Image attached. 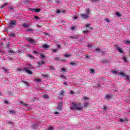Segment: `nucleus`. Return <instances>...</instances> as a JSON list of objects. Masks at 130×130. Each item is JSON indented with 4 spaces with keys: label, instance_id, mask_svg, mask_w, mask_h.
<instances>
[{
    "label": "nucleus",
    "instance_id": "f257e3e1",
    "mask_svg": "<svg viewBox=\"0 0 130 130\" xmlns=\"http://www.w3.org/2000/svg\"><path fill=\"white\" fill-rule=\"evenodd\" d=\"M81 103H78L77 104L75 103H72V105L73 106V107H71L70 108V109L72 110H83V108L82 107H79V105H81Z\"/></svg>",
    "mask_w": 130,
    "mask_h": 130
},
{
    "label": "nucleus",
    "instance_id": "f03ea898",
    "mask_svg": "<svg viewBox=\"0 0 130 130\" xmlns=\"http://www.w3.org/2000/svg\"><path fill=\"white\" fill-rule=\"evenodd\" d=\"M80 16L83 20H88L89 19V15L87 13H81Z\"/></svg>",
    "mask_w": 130,
    "mask_h": 130
},
{
    "label": "nucleus",
    "instance_id": "7ed1b4c3",
    "mask_svg": "<svg viewBox=\"0 0 130 130\" xmlns=\"http://www.w3.org/2000/svg\"><path fill=\"white\" fill-rule=\"evenodd\" d=\"M17 25V21L16 20H10V26L11 27H16Z\"/></svg>",
    "mask_w": 130,
    "mask_h": 130
},
{
    "label": "nucleus",
    "instance_id": "20e7f679",
    "mask_svg": "<svg viewBox=\"0 0 130 130\" xmlns=\"http://www.w3.org/2000/svg\"><path fill=\"white\" fill-rule=\"evenodd\" d=\"M59 96L61 98H62L63 96H64V90H62L60 91V93H59Z\"/></svg>",
    "mask_w": 130,
    "mask_h": 130
},
{
    "label": "nucleus",
    "instance_id": "39448f33",
    "mask_svg": "<svg viewBox=\"0 0 130 130\" xmlns=\"http://www.w3.org/2000/svg\"><path fill=\"white\" fill-rule=\"evenodd\" d=\"M58 107H57V109L58 110H61V108H62V103L60 102L58 103Z\"/></svg>",
    "mask_w": 130,
    "mask_h": 130
},
{
    "label": "nucleus",
    "instance_id": "423d86ee",
    "mask_svg": "<svg viewBox=\"0 0 130 130\" xmlns=\"http://www.w3.org/2000/svg\"><path fill=\"white\" fill-rule=\"evenodd\" d=\"M111 98H112V95L107 94L105 97L106 100H111Z\"/></svg>",
    "mask_w": 130,
    "mask_h": 130
},
{
    "label": "nucleus",
    "instance_id": "0eeeda50",
    "mask_svg": "<svg viewBox=\"0 0 130 130\" xmlns=\"http://www.w3.org/2000/svg\"><path fill=\"white\" fill-rule=\"evenodd\" d=\"M32 12H35L36 13H39L41 11V9H36V8H34L31 9Z\"/></svg>",
    "mask_w": 130,
    "mask_h": 130
},
{
    "label": "nucleus",
    "instance_id": "6e6552de",
    "mask_svg": "<svg viewBox=\"0 0 130 130\" xmlns=\"http://www.w3.org/2000/svg\"><path fill=\"white\" fill-rule=\"evenodd\" d=\"M24 70L25 72L28 73L29 75H32V74H33V72H32V71H30V70L27 69V68H24Z\"/></svg>",
    "mask_w": 130,
    "mask_h": 130
},
{
    "label": "nucleus",
    "instance_id": "1a4fd4ad",
    "mask_svg": "<svg viewBox=\"0 0 130 130\" xmlns=\"http://www.w3.org/2000/svg\"><path fill=\"white\" fill-rule=\"evenodd\" d=\"M116 49L120 53H123V50L121 48H119V47H117Z\"/></svg>",
    "mask_w": 130,
    "mask_h": 130
},
{
    "label": "nucleus",
    "instance_id": "9d476101",
    "mask_svg": "<svg viewBox=\"0 0 130 130\" xmlns=\"http://www.w3.org/2000/svg\"><path fill=\"white\" fill-rule=\"evenodd\" d=\"M27 40L28 41V42H29L30 43H34V40H33L31 38H27Z\"/></svg>",
    "mask_w": 130,
    "mask_h": 130
},
{
    "label": "nucleus",
    "instance_id": "9b49d317",
    "mask_svg": "<svg viewBox=\"0 0 130 130\" xmlns=\"http://www.w3.org/2000/svg\"><path fill=\"white\" fill-rule=\"evenodd\" d=\"M22 27H23L24 28H29V27H30V24H28L27 23H24L22 25Z\"/></svg>",
    "mask_w": 130,
    "mask_h": 130
},
{
    "label": "nucleus",
    "instance_id": "f8f14e48",
    "mask_svg": "<svg viewBox=\"0 0 130 130\" xmlns=\"http://www.w3.org/2000/svg\"><path fill=\"white\" fill-rule=\"evenodd\" d=\"M34 81L35 82V83L38 84V83H40V82H41V80L38 78H35Z\"/></svg>",
    "mask_w": 130,
    "mask_h": 130
},
{
    "label": "nucleus",
    "instance_id": "ddd939ff",
    "mask_svg": "<svg viewBox=\"0 0 130 130\" xmlns=\"http://www.w3.org/2000/svg\"><path fill=\"white\" fill-rule=\"evenodd\" d=\"M45 63V62H44V61H39L38 62V64L39 66H42L43 64H44Z\"/></svg>",
    "mask_w": 130,
    "mask_h": 130
},
{
    "label": "nucleus",
    "instance_id": "4468645a",
    "mask_svg": "<svg viewBox=\"0 0 130 130\" xmlns=\"http://www.w3.org/2000/svg\"><path fill=\"white\" fill-rule=\"evenodd\" d=\"M32 127L34 129H37V128L39 127L38 124H33Z\"/></svg>",
    "mask_w": 130,
    "mask_h": 130
},
{
    "label": "nucleus",
    "instance_id": "2eb2a0df",
    "mask_svg": "<svg viewBox=\"0 0 130 130\" xmlns=\"http://www.w3.org/2000/svg\"><path fill=\"white\" fill-rule=\"evenodd\" d=\"M43 97L45 98V99H49V96H48V94H45L43 95Z\"/></svg>",
    "mask_w": 130,
    "mask_h": 130
},
{
    "label": "nucleus",
    "instance_id": "dca6fc26",
    "mask_svg": "<svg viewBox=\"0 0 130 130\" xmlns=\"http://www.w3.org/2000/svg\"><path fill=\"white\" fill-rule=\"evenodd\" d=\"M2 69L4 73H8V72H9V69H7L6 68L3 67Z\"/></svg>",
    "mask_w": 130,
    "mask_h": 130
},
{
    "label": "nucleus",
    "instance_id": "f3484780",
    "mask_svg": "<svg viewBox=\"0 0 130 130\" xmlns=\"http://www.w3.org/2000/svg\"><path fill=\"white\" fill-rule=\"evenodd\" d=\"M16 112L14 110H9L10 114H16Z\"/></svg>",
    "mask_w": 130,
    "mask_h": 130
},
{
    "label": "nucleus",
    "instance_id": "a211bd4d",
    "mask_svg": "<svg viewBox=\"0 0 130 130\" xmlns=\"http://www.w3.org/2000/svg\"><path fill=\"white\" fill-rule=\"evenodd\" d=\"M85 58L86 59H87V60H89V59H90L91 58V56H89V55L86 54L85 55Z\"/></svg>",
    "mask_w": 130,
    "mask_h": 130
},
{
    "label": "nucleus",
    "instance_id": "6ab92c4d",
    "mask_svg": "<svg viewBox=\"0 0 130 130\" xmlns=\"http://www.w3.org/2000/svg\"><path fill=\"white\" fill-rule=\"evenodd\" d=\"M9 35H10V36H11L12 37H14V38H15L16 37V34H15L14 32L10 33V34Z\"/></svg>",
    "mask_w": 130,
    "mask_h": 130
},
{
    "label": "nucleus",
    "instance_id": "aec40b11",
    "mask_svg": "<svg viewBox=\"0 0 130 130\" xmlns=\"http://www.w3.org/2000/svg\"><path fill=\"white\" fill-rule=\"evenodd\" d=\"M95 51V52H98L99 53L101 52V49L100 48H96Z\"/></svg>",
    "mask_w": 130,
    "mask_h": 130
},
{
    "label": "nucleus",
    "instance_id": "412c9836",
    "mask_svg": "<svg viewBox=\"0 0 130 130\" xmlns=\"http://www.w3.org/2000/svg\"><path fill=\"white\" fill-rule=\"evenodd\" d=\"M28 57H29V58H31V59L35 58L34 56H33L31 54H28Z\"/></svg>",
    "mask_w": 130,
    "mask_h": 130
},
{
    "label": "nucleus",
    "instance_id": "4be33fe9",
    "mask_svg": "<svg viewBox=\"0 0 130 130\" xmlns=\"http://www.w3.org/2000/svg\"><path fill=\"white\" fill-rule=\"evenodd\" d=\"M7 6L8 3L5 4L1 7V9H4V8H6V7H7Z\"/></svg>",
    "mask_w": 130,
    "mask_h": 130
},
{
    "label": "nucleus",
    "instance_id": "5701e85b",
    "mask_svg": "<svg viewBox=\"0 0 130 130\" xmlns=\"http://www.w3.org/2000/svg\"><path fill=\"white\" fill-rule=\"evenodd\" d=\"M41 58H46V56L44 55L43 54L41 53L40 54Z\"/></svg>",
    "mask_w": 130,
    "mask_h": 130
},
{
    "label": "nucleus",
    "instance_id": "b1692460",
    "mask_svg": "<svg viewBox=\"0 0 130 130\" xmlns=\"http://www.w3.org/2000/svg\"><path fill=\"white\" fill-rule=\"evenodd\" d=\"M43 47L44 49H45L46 48H48L49 47V46L48 45H47V44H44L43 45Z\"/></svg>",
    "mask_w": 130,
    "mask_h": 130
},
{
    "label": "nucleus",
    "instance_id": "393cba45",
    "mask_svg": "<svg viewBox=\"0 0 130 130\" xmlns=\"http://www.w3.org/2000/svg\"><path fill=\"white\" fill-rule=\"evenodd\" d=\"M111 73H112V74H115V75H117V74H118V72L116 71H112Z\"/></svg>",
    "mask_w": 130,
    "mask_h": 130
},
{
    "label": "nucleus",
    "instance_id": "a878e982",
    "mask_svg": "<svg viewBox=\"0 0 130 130\" xmlns=\"http://www.w3.org/2000/svg\"><path fill=\"white\" fill-rule=\"evenodd\" d=\"M22 83L25 84L26 86H29V83L27 82L26 81H22Z\"/></svg>",
    "mask_w": 130,
    "mask_h": 130
},
{
    "label": "nucleus",
    "instance_id": "bb28decb",
    "mask_svg": "<svg viewBox=\"0 0 130 130\" xmlns=\"http://www.w3.org/2000/svg\"><path fill=\"white\" fill-rule=\"evenodd\" d=\"M86 11L87 14H90V12H91L90 11V9H89V8H86Z\"/></svg>",
    "mask_w": 130,
    "mask_h": 130
},
{
    "label": "nucleus",
    "instance_id": "cd10ccee",
    "mask_svg": "<svg viewBox=\"0 0 130 130\" xmlns=\"http://www.w3.org/2000/svg\"><path fill=\"white\" fill-rule=\"evenodd\" d=\"M119 75L122 76V77H125V75L124 74V73H123V72H121L119 73Z\"/></svg>",
    "mask_w": 130,
    "mask_h": 130
},
{
    "label": "nucleus",
    "instance_id": "c85d7f7f",
    "mask_svg": "<svg viewBox=\"0 0 130 130\" xmlns=\"http://www.w3.org/2000/svg\"><path fill=\"white\" fill-rule=\"evenodd\" d=\"M125 80L126 81H129V76L127 75H125Z\"/></svg>",
    "mask_w": 130,
    "mask_h": 130
},
{
    "label": "nucleus",
    "instance_id": "c756f323",
    "mask_svg": "<svg viewBox=\"0 0 130 130\" xmlns=\"http://www.w3.org/2000/svg\"><path fill=\"white\" fill-rule=\"evenodd\" d=\"M84 107H89V106H88V105H89L88 103H84Z\"/></svg>",
    "mask_w": 130,
    "mask_h": 130
},
{
    "label": "nucleus",
    "instance_id": "7c9ffc66",
    "mask_svg": "<svg viewBox=\"0 0 130 130\" xmlns=\"http://www.w3.org/2000/svg\"><path fill=\"white\" fill-rule=\"evenodd\" d=\"M51 50L53 52H57V49H51Z\"/></svg>",
    "mask_w": 130,
    "mask_h": 130
},
{
    "label": "nucleus",
    "instance_id": "2f4dec72",
    "mask_svg": "<svg viewBox=\"0 0 130 130\" xmlns=\"http://www.w3.org/2000/svg\"><path fill=\"white\" fill-rule=\"evenodd\" d=\"M105 21H106L107 23H109L110 22V20L107 18H105Z\"/></svg>",
    "mask_w": 130,
    "mask_h": 130
},
{
    "label": "nucleus",
    "instance_id": "473e14b6",
    "mask_svg": "<svg viewBox=\"0 0 130 130\" xmlns=\"http://www.w3.org/2000/svg\"><path fill=\"white\" fill-rule=\"evenodd\" d=\"M70 38H72V39H77L78 37H74V36H70Z\"/></svg>",
    "mask_w": 130,
    "mask_h": 130
},
{
    "label": "nucleus",
    "instance_id": "72a5a7b5",
    "mask_svg": "<svg viewBox=\"0 0 130 130\" xmlns=\"http://www.w3.org/2000/svg\"><path fill=\"white\" fill-rule=\"evenodd\" d=\"M90 73H95V70L92 69H90Z\"/></svg>",
    "mask_w": 130,
    "mask_h": 130
},
{
    "label": "nucleus",
    "instance_id": "f704fd0d",
    "mask_svg": "<svg viewBox=\"0 0 130 130\" xmlns=\"http://www.w3.org/2000/svg\"><path fill=\"white\" fill-rule=\"evenodd\" d=\"M64 56H65V57H69V56H71V54H64Z\"/></svg>",
    "mask_w": 130,
    "mask_h": 130
},
{
    "label": "nucleus",
    "instance_id": "c9c22d12",
    "mask_svg": "<svg viewBox=\"0 0 130 130\" xmlns=\"http://www.w3.org/2000/svg\"><path fill=\"white\" fill-rule=\"evenodd\" d=\"M120 121H121V122H124V121H125V119H122V118H120Z\"/></svg>",
    "mask_w": 130,
    "mask_h": 130
},
{
    "label": "nucleus",
    "instance_id": "e433bc0d",
    "mask_svg": "<svg viewBox=\"0 0 130 130\" xmlns=\"http://www.w3.org/2000/svg\"><path fill=\"white\" fill-rule=\"evenodd\" d=\"M123 59L124 61H125V62H127V60L126 59V58H125V57H123Z\"/></svg>",
    "mask_w": 130,
    "mask_h": 130
},
{
    "label": "nucleus",
    "instance_id": "4c0bfd02",
    "mask_svg": "<svg viewBox=\"0 0 130 130\" xmlns=\"http://www.w3.org/2000/svg\"><path fill=\"white\" fill-rule=\"evenodd\" d=\"M56 13H57V14H60V13H61V10H59L58 11H56Z\"/></svg>",
    "mask_w": 130,
    "mask_h": 130
},
{
    "label": "nucleus",
    "instance_id": "58836bf2",
    "mask_svg": "<svg viewBox=\"0 0 130 130\" xmlns=\"http://www.w3.org/2000/svg\"><path fill=\"white\" fill-rule=\"evenodd\" d=\"M33 30L32 29H28L26 30L27 32H32Z\"/></svg>",
    "mask_w": 130,
    "mask_h": 130
},
{
    "label": "nucleus",
    "instance_id": "ea45409f",
    "mask_svg": "<svg viewBox=\"0 0 130 130\" xmlns=\"http://www.w3.org/2000/svg\"><path fill=\"white\" fill-rule=\"evenodd\" d=\"M53 59H56V60H59V57H53Z\"/></svg>",
    "mask_w": 130,
    "mask_h": 130
},
{
    "label": "nucleus",
    "instance_id": "a19ab883",
    "mask_svg": "<svg viewBox=\"0 0 130 130\" xmlns=\"http://www.w3.org/2000/svg\"><path fill=\"white\" fill-rule=\"evenodd\" d=\"M125 43L126 44H130V41L127 40L125 41Z\"/></svg>",
    "mask_w": 130,
    "mask_h": 130
},
{
    "label": "nucleus",
    "instance_id": "79ce46f5",
    "mask_svg": "<svg viewBox=\"0 0 130 130\" xmlns=\"http://www.w3.org/2000/svg\"><path fill=\"white\" fill-rule=\"evenodd\" d=\"M116 15H117V16H118V17H121V14H120V13H119L118 12H117L116 13Z\"/></svg>",
    "mask_w": 130,
    "mask_h": 130
},
{
    "label": "nucleus",
    "instance_id": "37998d69",
    "mask_svg": "<svg viewBox=\"0 0 130 130\" xmlns=\"http://www.w3.org/2000/svg\"><path fill=\"white\" fill-rule=\"evenodd\" d=\"M9 52H10V53H14L15 52H14V50H10L9 51Z\"/></svg>",
    "mask_w": 130,
    "mask_h": 130
},
{
    "label": "nucleus",
    "instance_id": "c03bdc74",
    "mask_svg": "<svg viewBox=\"0 0 130 130\" xmlns=\"http://www.w3.org/2000/svg\"><path fill=\"white\" fill-rule=\"evenodd\" d=\"M50 70L51 71H54L55 69H54V68L52 67H50Z\"/></svg>",
    "mask_w": 130,
    "mask_h": 130
},
{
    "label": "nucleus",
    "instance_id": "a18cd8bd",
    "mask_svg": "<svg viewBox=\"0 0 130 130\" xmlns=\"http://www.w3.org/2000/svg\"><path fill=\"white\" fill-rule=\"evenodd\" d=\"M8 123L12 124L13 125H14V122H12L11 121H8Z\"/></svg>",
    "mask_w": 130,
    "mask_h": 130
},
{
    "label": "nucleus",
    "instance_id": "49530a36",
    "mask_svg": "<svg viewBox=\"0 0 130 130\" xmlns=\"http://www.w3.org/2000/svg\"><path fill=\"white\" fill-rule=\"evenodd\" d=\"M61 71H62V73H66V69H64V68H62Z\"/></svg>",
    "mask_w": 130,
    "mask_h": 130
},
{
    "label": "nucleus",
    "instance_id": "de8ad7c7",
    "mask_svg": "<svg viewBox=\"0 0 130 130\" xmlns=\"http://www.w3.org/2000/svg\"><path fill=\"white\" fill-rule=\"evenodd\" d=\"M70 64H71V66H76V63H75L74 62H71Z\"/></svg>",
    "mask_w": 130,
    "mask_h": 130
},
{
    "label": "nucleus",
    "instance_id": "09e8293b",
    "mask_svg": "<svg viewBox=\"0 0 130 130\" xmlns=\"http://www.w3.org/2000/svg\"><path fill=\"white\" fill-rule=\"evenodd\" d=\"M61 78H62V79H67V77H66L64 76L63 75H61L60 76Z\"/></svg>",
    "mask_w": 130,
    "mask_h": 130
},
{
    "label": "nucleus",
    "instance_id": "8fccbe9b",
    "mask_svg": "<svg viewBox=\"0 0 130 130\" xmlns=\"http://www.w3.org/2000/svg\"><path fill=\"white\" fill-rule=\"evenodd\" d=\"M70 29L71 30H75L76 29V27L73 26L72 27H71Z\"/></svg>",
    "mask_w": 130,
    "mask_h": 130
},
{
    "label": "nucleus",
    "instance_id": "3c124183",
    "mask_svg": "<svg viewBox=\"0 0 130 130\" xmlns=\"http://www.w3.org/2000/svg\"><path fill=\"white\" fill-rule=\"evenodd\" d=\"M98 1H99V0H91L92 3H95L96 2H98Z\"/></svg>",
    "mask_w": 130,
    "mask_h": 130
},
{
    "label": "nucleus",
    "instance_id": "603ef678",
    "mask_svg": "<svg viewBox=\"0 0 130 130\" xmlns=\"http://www.w3.org/2000/svg\"><path fill=\"white\" fill-rule=\"evenodd\" d=\"M53 127H49L48 128V130H53Z\"/></svg>",
    "mask_w": 130,
    "mask_h": 130
},
{
    "label": "nucleus",
    "instance_id": "864d4df0",
    "mask_svg": "<svg viewBox=\"0 0 130 130\" xmlns=\"http://www.w3.org/2000/svg\"><path fill=\"white\" fill-rule=\"evenodd\" d=\"M70 94H75V91H71Z\"/></svg>",
    "mask_w": 130,
    "mask_h": 130
},
{
    "label": "nucleus",
    "instance_id": "5fc2aeb1",
    "mask_svg": "<svg viewBox=\"0 0 130 130\" xmlns=\"http://www.w3.org/2000/svg\"><path fill=\"white\" fill-rule=\"evenodd\" d=\"M54 113V114H60V113L58 112H55Z\"/></svg>",
    "mask_w": 130,
    "mask_h": 130
},
{
    "label": "nucleus",
    "instance_id": "6e6d98bb",
    "mask_svg": "<svg viewBox=\"0 0 130 130\" xmlns=\"http://www.w3.org/2000/svg\"><path fill=\"white\" fill-rule=\"evenodd\" d=\"M35 19H39V17L37 16H35Z\"/></svg>",
    "mask_w": 130,
    "mask_h": 130
},
{
    "label": "nucleus",
    "instance_id": "4d7b16f0",
    "mask_svg": "<svg viewBox=\"0 0 130 130\" xmlns=\"http://www.w3.org/2000/svg\"><path fill=\"white\" fill-rule=\"evenodd\" d=\"M37 26H38L39 28H41V27H42V25H40L39 24H38Z\"/></svg>",
    "mask_w": 130,
    "mask_h": 130
},
{
    "label": "nucleus",
    "instance_id": "13d9d810",
    "mask_svg": "<svg viewBox=\"0 0 130 130\" xmlns=\"http://www.w3.org/2000/svg\"><path fill=\"white\" fill-rule=\"evenodd\" d=\"M87 99H88V98H87V96H85V97L84 98V100H87Z\"/></svg>",
    "mask_w": 130,
    "mask_h": 130
},
{
    "label": "nucleus",
    "instance_id": "bf43d9fd",
    "mask_svg": "<svg viewBox=\"0 0 130 130\" xmlns=\"http://www.w3.org/2000/svg\"><path fill=\"white\" fill-rule=\"evenodd\" d=\"M5 104H9V101H5Z\"/></svg>",
    "mask_w": 130,
    "mask_h": 130
},
{
    "label": "nucleus",
    "instance_id": "052dcab7",
    "mask_svg": "<svg viewBox=\"0 0 130 130\" xmlns=\"http://www.w3.org/2000/svg\"><path fill=\"white\" fill-rule=\"evenodd\" d=\"M33 52L34 53H36V54L38 53V52L35 51H34Z\"/></svg>",
    "mask_w": 130,
    "mask_h": 130
},
{
    "label": "nucleus",
    "instance_id": "680f3d73",
    "mask_svg": "<svg viewBox=\"0 0 130 130\" xmlns=\"http://www.w3.org/2000/svg\"><path fill=\"white\" fill-rule=\"evenodd\" d=\"M57 47H58V48H60V47H61V46H60V45H58L57 46Z\"/></svg>",
    "mask_w": 130,
    "mask_h": 130
},
{
    "label": "nucleus",
    "instance_id": "e2e57ef3",
    "mask_svg": "<svg viewBox=\"0 0 130 130\" xmlns=\"http://www.w3.org/2000/svg\"><path fill=\"white\" fill-rule=\"evenodd\" d=\"M7 48H9L10 47V45L8 44L7 45Z\"/></svg>",
    "mask_w": 130,
    "mask_h": 130
},
{
    "label": "nucleus",
    "instance_id": "0e129e2a",
    "mask_svg": "<svg viewBox=\"0 0 130 130\" xmlns=\"http://www.w3.org/2000/svg\"><path fill=\"white\" fill-rule=\"evenodd\" d=\"M21 104H23L24 105V102L23 101H20Z\"/></svg>",
    "mask_w": 130,
    "mask_h": 130
},
{
    "label": "nucleus",
    "instance_id": "69168bd1",
    "mask_svg": "<svg viewBox=\"0 0 130 130\" xmlns=\"http://www.w3.org/2000/svg\"><path fill=\"white\" fill-rule=\"evenodd\" d=\"M106 109H107V108H106V107H104V110H106Z\"/></svg>",
    "mask_w": 130,
    "mask_h": 130
},
{
    "label": "nucleus",
    "instance_id": "338daca9",
    "mask_svg": "<svg viewBox=\"0 0 130 130\" xmlns=\"http://www.w3.org/2000/svg\"><path fill=\"white\" fill-rule=\"evenodd\" d=\"M74 19H78V17H77V16H74Z\"/></svg>",
    "mask_w": 130,
    "mask_h": 130
},
{
    "label": "nucleus",
    "instance_id": "774afa93",
    "mask_svg": "<svg viewBox=\"0 0 130 130\" xmlns=\"http://www.w3.org/2000/svg\"><path fill=\"white\" fill-rule=\"evenodd\" d=\"M45 35H49V34H47L46 32H45Z\"/></svg>",
    "mask_w": 130,
    "mask_h": 130
}]
</instances>
